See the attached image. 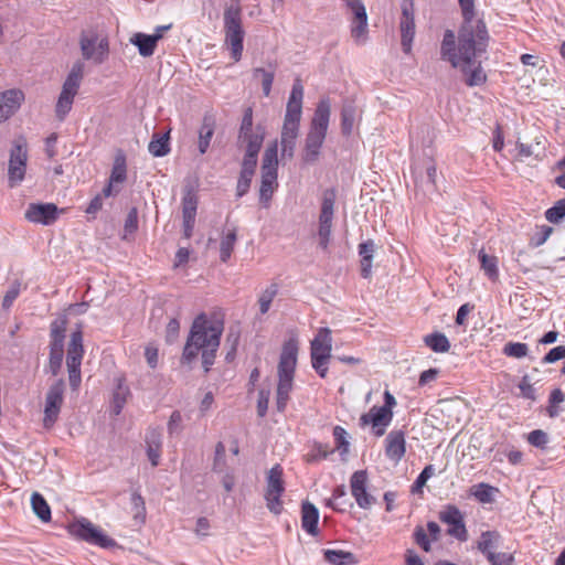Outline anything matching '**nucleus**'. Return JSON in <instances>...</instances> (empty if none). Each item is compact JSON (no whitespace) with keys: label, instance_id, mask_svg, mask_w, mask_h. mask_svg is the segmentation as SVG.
<instances>
[{"label":"nucleus","instance_id":"9b49d317","mask_svg":"<svg viewBox=\"0 0 565 565\" xmlns=\"http://www.w3.org/2000/svg\"><path fill=\"white\" fill-rule=\"evenodd\" d=\"M84 354L83 334L81 330L71 334L67 349L66 365L68 371V381L72 390H77L81 385V364Z\"/></svg>","mask_w":565,"mask_h":565},{"label":"nucleus","instance_id":"ea45409f","mask_svg":"<svg viewBox=\"0 0 565 565\" xmlns=\"http://www.w3.org/2000/svg\"><path fill=\"white\" fill-rule=\"evenodd\" d=\"M198 209L196 195L189 191L182 199V216L183 218L195 220Z\"/></svg>","mask_w":565,"mask_h":565},{"label":"nucleus","instance_id":"2eb2a0df","mask_svg":"<svg viewBox=\"0 0 565 565\" xmlns=\"http://www.w3.org/2000/svg\"><path fill=\"white\" fill-rule=\"evenodd\" d=\"M439 520L448 525L447 534L459 542H466L468 540V531L465 524V518L462 512L452 504L446 505L439 512Z\"/></svg>","mask_w":565,"mask_h":565},{"label":"nucleus","instance_id":"338daca9","mask_svg":"<svg viewBox=\"0 0 565 565\" xmlns=\"http://www.w3.org/2000/svg\"><path fill=\"white\" fill-rule=\"evenodd\" d=\"M145 358L148 365L151 369H156L159 360L158 348L153 344H148L145 349Z\"/></svg>","mask_w":565,"mask_h":565},{"label":"nucleus","instance_id":"7ed1b4c3","mask_svg":"<svg viewBox=\"0 0 565 565\" xmlns=\"http://www.w3.org/2000/svg\"><path fill=\"white\" fill-rule=\"evenodd\" d=\"M303 87L300 79H296L287 103L286 114L280 134L282 159H292L299 136L302 116Z\"/></svg>","mask_w":565,"mask_h":565},{"label":"nucleus","instance_id":"f8f14e48","mask_svg":"<svg viewBox=\"0 0 565 565\" xmlns=\"http://www.w3.org/2000/svg\"><path fill=\"white\" fill-rule=\"evenodd\" d=\"M267 484L265 489V501L267 509L278 515L282 511L281 495L285 492L282 480V468L279 465L274 466L267 473Z\"/></svg>","mask_w":565,"mask_h":565},{"label":"nucleus","instance_id":"39448f33","mask_svg":"<svg viewBox=\"0 0 565 565\" xmlns=\"http://www.w3.org/2000/svg\"><path fill=\"white\" fill-rule=\"evenodd\" d=\"M298 356V341L287 340L281 349L278 363L277 409L284 412L292 390V382Z\"/></svg>","mask_w":565,"mask_h":565},{"label":"nucleus","instance_id":"f704fd0d","mask_svg":"<svg viewBox=\"0 0 565 565\" xmlns=\"http://www.w3.org/2000/svg\"><path fill=\"white\" fill-rule=\"evenodd\" d=\"M31 505L33 512L43 522L51 520V509L45 499L38 492H34L31 497Z\"/></svg>","mask_w":565,"mask_h":565},{"label":"nucleus","instance_id":"a18cd8bd","mask_svg":"<svg viewBox=\"0 0 565 565\" xmlns=\"http://www.w3.org/2000/svg\"><path fill=\"white\" fill-rule=\"evenodd\" d=\"M276 295H277L276 285L269 286L260 294L258 303H259V311L262 315H265L268 312L270 305H271L274 298L276 297Z\"/></svg>","mask_w":565,"mask_h":565},{"label":"nucleus","instance_id":"603ef678","mask_svg":"<svg viewBox=\"0 0 565 565\" xmlns=\"http://www.w3.org/2000/svg\"><path fill=\"white\" fill-rule=\"evenodd\" d=\"M332 232V224H323L319 223L318 227V237H319V246L322 249H327L330 243Z\"/></svg>","mask_w":565,"mask_h":565},{"label":"nucleus","instance_id":"dca6fc26","mask_svg":"<svg viewBox=\"0 0 565 565\" xmlns=\"http://www.w3.org/2000/svg\"><path fill=\"white\" fill-rule=\"evenodd\" d=\"M73 535L102 547H110L115 545V541L105 535L97 526L88 520H81L73 523L70 527Z\"/></svg>","mask_w":565,"mask_h":565},{"label":"nucleus","instance_id":"b1692460","mask_svg":"<svg viewBox=\"0 0 565 565\" xmlns=\"http://www.w3.org/2000/svg\"><path fill=\"white\" fill-rule=\"evenodd\" d=\"M162 39L161 33H154L151 35L145 33H136L131 38V43L138 47L139 54L141 56H151L154 53L157 43Z\"/></svg>","mask_w":565,"mask_h":565},{"label":"nucleus","instance_id":"a878e982","mask_svg":"<svg viewBox=\"0 0 565 565\" xmlns=\"http://www.w3.org/2000/svg\"><path fill=\"white\" fill-rule=\"evenodd\" d=\"M337 201V192L334 189H327L322 193L321 209L319 214V223L332 224L334 216V207Z\"/></svg>","mask_w":565,"mask_h":565},{"label":"nucleus","instance_id":"c03bdc74","mask_svg":"<svg viewBox=\"0 0 565 565\" xmlns=\"http://www.w3.org/2000/svg\"><path fill=\"white\" fill-rule=\"evenodd\" d=\"M548 222L557 224L565 217V198L558 200L552 207L545 212Z\"/></svg>","mask_w":565,"mask_h":565},{"label":"nucleus","instance_id":"ddd939ff","mask_svg":"<svg viewBox=\"0 0 565 565\" xmlns=\"http://www.w3.org/2000/svg\"><path fill=\"white\" fill-rule=\"evenodd\" d=\"M26 142L23 139L17 140L10 151L8 166V181L10 188H14L23 181L26 172Z\"/></svg>","mask_w":565,"mask_h":565},{"label":"nucleus","instance_id":"e433bc0d","mask_svg":"<svg viewBox=\"0 0 565 565\" xmlns=\"http://www.w3.org/2000/svg\"><path fill=\"white\" fill-rule=\"evenodd\" d=\"M126 157L120 152L115 157L109 180L114 183H122L126 180Z\"/></svg>","mask_w":565,"mask_h":565},{"label":"nucleus","instance_id":"680f3d73","mask_svg":"<svg viewBox=\"0 0 565 565\" xmlns=\"http://www.w3.org/2000/svg\"><path fill=\"white\" fill-rule=\"evenodd\" d=\"M561 359H565V347L558 345L550 350V352L543 358L544 364L554 363Z\"/></svg>","mask_w":565,"mask_h":565},{"label":"nucleus","instance_id":"0e129e2a","mask_svg":"<svg viewBox=\"0 0 565 565\" xmlns=\"http://www.w3.org/2000/svg\"><path fill=\"white\" fill-rule=\"evenodd\" d=\"M415 542L425 551H430V542L425 530L420 526H417L414 532Z\"/></svg>","mask_w":565,"mask_h":565},{"label":"nucleus","instance_id":"c756f323","mask_svg":"<svg viewBox=\"0 0 565 565\" xmlns=\"http://www.w3.org/2000/svg\"><path fill=\"white\" fill-rule=\"evenodd\" d=\"M214 135V121L210 117H204L202 126L199 131V151L201 154H204L209 147L211 139Z\"/></svg>","mask_w":565,"mask_h":565},{"label":"nucleus","instance_id":"6e6d98bb","mask_svg":"<svg viewBox=\"0 0 565 565\" xmlns=\"http://www.w3.org/2000/svg\"><path fill=\"white\" fill-rule=\"evenodd\" d=\"M146 445L147 447L161 448L162 447V434L157 428H150L146 433Z\"/></svg>","mask_w":565,"mask_h":565},{"label":"nucleus","instance_id":"0eeeda50","mask_svg":"<svg viewBox=\"0 0 565 565\" xmlns=\"http://www.w3.org/2000/svg\"><path fill=\"white\" fill-rule=\"evenodd\" d=\"M83 74L84 63L81 61L75 62L63 84L62 92L55 106L56 117L60 120H63L71 111L74 97L76 96L83 79Z\"/></svg>","mask_w":565,"mask_h":565},{"label":"nucleus","instance_id":"f3484780","mask_svg":"<svg viewBox=\"0 0 565 565\" xmlns=\"http://www.w3.org/2000/svg\"><path fill=\"white\" fill-rule=\"evenodd\" d=\"M81 51L84 58L100 64L108 54V42L105 39L99 40L96 34L83 33L81 38Z\"/></svg>","mask_w":565,"mask_h":565},{"label":"nucleus","instance_id":"3c124183","mask_svg":"<svg viewBox=\"0 0 565 565\" xmlns=\"http://www.w3.org/2000/svg\"><path fill=\"white\" fill-rule=\"evenodd\" d=\"M332 452L333 449H331L329 446L319 444L316 445L312 452L308 455L307 460L309 462L319 461L326 459Z\"/></svg>","mask_w":565,"mask_h":565},{"label":"nucleus","instance_id":"79ce46f5","mask_svg":"<svg viewBox=\"0 0 565 565\" xmlns=\"http://www.w3.org/2000/svg\"><path fill=\"white\" fill-rule=\"evenodd\" d=\"M254 77L262 76V87L265 96H269L271 90V85L275 77V68L270 67L269 70L257 67L253 72Z\"/></svg>","mask_w":565,"mask_h":565},{"label":"nucleus","instance_id":"5701e85b","mask_svg":"<svg viewBox=\"0 0 565 565\" xmlns=\"http://www.w3.org/2000/svg\"><path fill=\"white\" fill-rule=\"evenodd\" d=\"M406 452V440L403 430H391L385 438L386 457L398 463Z\"/></svg>","mask_w":565,"mask_h":565},{"label":"nucleus","instance_id":"4be33fe9","mask_svg":"<svg viewBox=\"0 0 565 565\" xmlns=\"http://www.w3.org/2000/svg\"><path fill=\"white\" fill-rule=\"evenodd\" d=\"M24 93L13 88L0 93V122L9 119L20 108Z\"/></svg>","mask_w":565,"mask_h":565},{"label":"nucleus","instance_id":"423d86ee","mask_svg":"<svg viewBox=\"0 0 565 565\" xmlns=\"http://www.w3.org/2000/svg\"><path fill=\"white\" fill-rule=\"evenodd\" d=\"M225 43L231 50V56L238 62L243 53L244 29L242 25V6L239 0H230L224 9Z\"/></svg>","mask_w":565,"mask_h":565},{"label":"nucleus","instance_id":"7c9ffc66","mask_svg":"<svg viewBox=\"0 0 565 565\" xmlns=\"http://www.w3.org/2000/svg\"><path fill=\"white\" fill-rule=\"evenodd\" d=\"M323 556L332 565H353L356 563L355 556L351 552L342 550H324Z\"/></svg>","mask_w":565,"mask_h":565},{"label":"nucleus","instance_id":"09e8293b","mask_svg":"<svg viewBox=\"0 0 565 565\" xmlns=\"http://www.w3.org/2000/svg\"><path fill=\"white\" fill-rule=\"evenodd\" d=\"M435 473V468L431 465L426 466L423 471L419 473L417 479L412 486V492L418 493L422 491L423 487L426 484L428 479L433 477Z\"/></svg>","mask_w":565,"mask_h":565},{"label":"nucleus","instance_id":"473e14b6","mask_svg":"<svg viewBox=\"0 0 565 565\" xmlns=\"http://www.w3.org/2000/svg\"><path fill=\"white\" fill-rule=\"evenodd\" d=\"M499 540V534L494 531L482 532L478 541V550L489 558V555L495 554L493 550Z\"/></svg>","mask_w":565,"mask_h":565},{"label":"nucleus","instance_id":"8fccbe9b","mask_svg":"<svg viewBox=\"0 0 565 565\" xmlns=\"http://www.w3.org/2000/svg\"><path fill=\"white\" fill-rule=\"evenodd\" d=\"M137 228H138V210L136 207H132L129 210L127 217L125 220L124 238H127V236L129 234H134L137 231Z\"/></svg>","mask_w":565,"mask_h":565},{"label":"nucleus","instance_id":"20e7f679","mask_svg":"<svg viewBox=\"0 0 565 565\" xmlns=\"http://www.w3.org/2000/svg\"><path fill=\"white\" fill-rule=\"evenodd\" d=\"M331 115L329 99H321L315 110L309 131L305 139L302 160L306 163H315L320 157V150L324 142Z\"/></svg>","mask_w":565,"mask_h":565},{"label":"nucleus","instance_id":"4468645a","mask_svg":"<svg viewBox=\"0 0 565 565\" xmlns=\"http://www.w3.org/2000/svg\"><path fill=\"white\" fill-rule=\"evenodd\" d=\"M65 384L63 380L52 384L45 396L43 425L51 428L58 418L61 407L64 401Z\"/></svg>","mask_w":565,"mask_h":565},{"label":"nucleus","instance_id":"6e6552de","mask_svg":"<svg viewBox=\"0 0 565 565\" xmlns=\"http://www.w3.org/2000/svg\"><path fill=\"white\" fill-rule=\"evenodd\" d=\"M278 170V142L275 140L267 146L262 162V183L259 189L260 201H269L277 182Z\"/></svg>","mask_w":565,"mask_h":565},{"label":"nucleus","instance_id":"e2e57ef3","mask_svg":"<svg viewBox=\"0 0 565 565\" xmlns=\"http://www.w3.org/2000/svg\"><path fill=\"white\" fill-rule=\"evenodd\" d=\"M182 429V416L181 413L174 411L168 422V431L170 435L179 434Z\"/></svg>","mask_w":565,"mask_h":565},{"label":"nucleus","instance_id":"58836bf2","mask_svg":"<svg viewBox=\"0 0 565 565\" xmlns=\"http://www.w3.org/2000/svg\"><path fill=\"white\" fill-rule=\"evenodd\" d=\"M66 328V320H54L51 323V347L63 349L64 332Z\"/></svg>","mask_w":565,"mask_h":565},{"label":"nucleus","instance_id":"13d9d810","mask_svg":"<svg viewBox=\"0 0 565 565\" xmlns=\"http://www.w3.org/2000/svg\"><path fill=\"white\" fill-rule=\"evenodd\" d=\"M333 436L337 441V448L341 449L343 454L349 450V441L347 440V431L341 426L333 428Z\"/></svg>","mask_w":565,"mask_h":565},{"label":"nucleus","instance_id":"412c9836","mask_svg":"<svg viewBox=\"0 0 565 565\" xmlns=\"http://www.w3.org/2000/svg\"><path fill=\"white\" fill-rule=\"evenodd\" d=\"M366 484L367 473L365 470H358L352 475L350 479L351 493L356 504L365 510L370 509L375 502V498L366 491Z\"/></svg>","mask_w":565,"mask_h":565},{"label":"nucleus","instance_id":"c9c22d12","mask_svg":"<svg viewBox=\"0 0 565 565\" xmlns=\"http://www.w3.org/2000/svg\"><path fill=\"white\" fill-rule=\"evenodd\" d=\"M149 152L154 157H163L169 153L170 147H169V132L160 136V135H153L151 141L148 146Z\"/></svg>","mask_w":565,"mask_h":565},{"label":"nucleus","instance_id":"f03ea898","mask_svg":"<svg viewBox=\"0 0 565 565\" xmlns=\"http://www.w3.org/2000/svg\"><path fill=\"white\" fill-rule=\"evenodd\" d=\"M223 330L224 323L221 319H210L205 313L199 315L191 326L182 353V362L192 363L201 352L202 365L204 371L209 372L214 364Z\"/></svg>","mask_w":565,"mask_h":565},{"label":"nucleus","instance_id":"052dcab7","mask_svg":"<svg viewBox=\"0 0 565 565\" xmlns=\"http://www.w3.org/2000/svg\"><path fill=\"white\" fill-rule=\"evenodd\" d=\"M527 441L532 446L544 448L548 441L547 434L540 429L533 430L529 434Z\"/></svg>","mask_w":565,"mask_h":565},{"label":"nucleus","instance_id":"5fc2aeb1","mask_svg":"<svg viewBox=\"0 0 565 565\" xmlns=\"http://www.w3.org/2000/svg\"><path fill=\"white\" fill-rule=\"evenodd\" d=\"M127 390L122 388L121 385L118 386L117 391L114 393L113 398V411L115 415H119L125 403H126Z\"/></svg>","mask_w":565,"mask_h":565},{"label":"nucleus","instance_id":"72a5a7b5","mask_svg":"<svg viewBox=\"0 0 565 565\" xmlns=\"http://www.w3.org/2000/svg\"><path fill=\"white\" fill-rule=\"evenodd\" d=\"M478 258L484 274L491 279L495 280L499 276L498 259L495 256L488 255L484 249L479 250Z\"/></svg>","mask_w":565,"mask_h":565},{"label":"nucleus","instance_id":"9d476101","mask_svg":"<svg viewBox=\"0 0 565 565\" xmlns=\"http://www.w3.org/2000/svg\"><path fill=\"white\" fill-rule=\"evenodd\" d=\"M350 13V33L358 45L365 44L369 39L366 8L362 0H342Z\"/></svg>","mask_w":565,"mask_h":565},{"label":"nucleus","instance_id":"4d7b16f0","mask_svg":"<svg viewBox=\"0 0 565 565\" xmlns=\"http://www.w3.org/2000/svg\"><path fill=\"white\" fill-rule=\"evenodd\" d=\"M257 158H258V153L246 151L245 156L243 158L241 171L254 174L256 166H257Z\"/></svg>","mask_w":565,"mask_h":565},{"label":"nucleus","instance_id":"4c0bfd02","mask_svg":"<svg viewBox=\"0 0 565 565\" xmlns=\"http://www.w3.org/2000/svg\"><path fill=\"white\" fill-rule=\"evenodd\" d=\"M236 243V231L230 230L221 239L220 244V258L222 262L226 263L234 249Z\"/></svg>","mask_w":565,"mask_h":565},{"label":"nucleus","instance_id":"6ab92c4d","mask_svg":"<svg viewBox=\"0 0 565 565\" xmlns=\"http://www.w3.org/2000/svg\"><path fill=\"white\" fill-rule=\"evenodd\" d=\"M62 212L54 203H31L25 211V218L32 223L51 225Z\"/></svg>","mask_w":565,"mask_h":565},{"label":"nucleus","instance_id":"a211bd4d","mask_svg":"<svg viewBox=\"0 0 565 565\" xmlns=\"http://www.w3.org/2000/svg\"><path fill=\"white\" fill-rule=\"evenodd\" d=\"M399 29L402 49L406 54H409L415 36L414 8L412 0L402 1V18L399 22Z\"/></svg>","mask_w":565,"mask_h":565},{"label":"nucleus","instance_id":"c85d7f7f","mask_svg":"<svg viewBox=\"0 0 565 565\" xmlns=\"http://www.w3.org/2000/svg\"><path fill=\"white\" fill-rule=\"evenodd\" d=\"M264 137V129L262 127H257L253 132H247L246 135H238V140L246 143L247 152L258 153L263 146Z\"/></svg>","mask_w":565,"mask_h":565},{"label":"nucleus","instance_id":"69168bd1","mask_svg":"<svg viewBox=\"0 0 565 565\" xmlns=\"http://www.w3.org/2000/svg\"><path fill=\"white\" fill-rule=\"evenodd\" d=\"M488 561L491 565H513V556L508 553L491 554Z\"/></svg>","mask_w":565,"mask_h":565},{"label":"nucleus","instance_id":"2f4dec72","mask_svg":"<svg viewBox=\"0 0 565 565\" xmlns=\"http://www.w3.org/2000/svg\"><path fill=\"white\" fill-rule=\"evenodd\" d=\"M424 343L436 353H446L450 349L449 340L441 332H434L425 335Z\"/></svg>","mask_w":565,"mask_h":565},{"label":"nucleus","instance_id":"774afa93","mask_svg":"<svg viewBox=\"0 0 565 565\" xmlns=\"http://www.w3.org/2000/svg\"><path fill=\"white\" fill-rule=\"evenodd\" d=\"M131 504L134 509L136 510L135 518L141 516L145 518L146 507H145V500L138 492H134L131 494Z\"/></svg>","mask_w":565,"mask_h":565},{"label":"nucleus","instance_id":"f257e3e1","mask_svg":"<svg viewBox=\"0 0 565 565\" xmlns=\"http://www.w3.org/2000/svg\"><path fill=\"white\" fill-rule=\"evenodd\" d=\"M462 24L458 39L452 30H446L440 44V57L455 68H460L468 86H479L487 79L477 57L484 53L489 42L487 25L476 17L475 0H458Z\"/></svg>","mask_w":565,"mask_h":565},{"label":"nucleus","instance_id":"cd10ccee","mask_svg":"<svg viewBox=\"0 0 565 565\" xmlns=\"http://www.w3.org/2000/svg\"><path fill=\"white\" fill-rule=\"evenodd\" d=\"M375 252V244L372 239L359 245V255L361 256V275L363 278H370L372 274V260Z\"/></svg>","mask_w":565,"mask_h":565},{"label":"nucleus","instance_id":"a19ab883","mask_svg":"<svg viewBox=\"0 0 565 565\" xmlns=\"http://www.w3.org/2000/svg\"><path fill=\"white\" fill-rule=\"evenodd\" d=\"M355 107L352 104L344 105L341 111V127L344 135H350L355 121Z\"/></svg>","mask_w":565,"mask_h":565},{"label":"nucleus","instance_id":"bb28decb","mask_svg":"<svg viewBox=\"0 0 565 565\" xmlns=\"http://www.w3.org/2000/svg\"><path fill=\"white\" fill-rule=\"evenodd\" d=\"M318 521H319V511L318 509L310 502H303L301 505V526L302 529L311 534L316 535L318 533Z\"/></svg>","mask_w":565,"mask_h":565},{"label":"nucleus","instance_id":"bf43d9fd","mask_svg":"<svg viewBox=\"0 0 565 565\" xmlns=\"http://www.w3.org/2000/svg\"><path fill=\"white\" fill-rule=\"evenodd\" d=\"M62 359H63V349H57L55 347H51L50 367L54 375L57 374V372L62 365Z\"/></svg>","mask_w":565,"mask_h":565},{"label":"nucleus","instance_id":"de8ad7c7","mask_svg":"<svg viewBox=\"0 0 565 565\" xmlns=\"http://www.w3.org/2000/svg\"><path fill=\"white\" fill-rule=\"evenodd\" d=\"M20 292L21 282L19 280H14L2 299V309L9 310L12 307L14 300L19 297Z\"/></svg>","mask_w":565,"mask_h":565},{"label":"nucleus","instance_id":"37998d69","mask_svg":"<svg viewBox=\"0 0 565 565\" xmlns=\"http://www.w3.org/2000/svg\"><path fill=\"white\" fill-rule=\"evenodd\" d=\"M503 354L514 359L525 358L529 353V347L526 343L521 342H508L502 350Z\"/></svg>","mask_w":565,"mask_h":565},{"label":"nucleus","instance_id":"49530a36","mask_svg":"<svg viewBox=\"0 0 565 565\" xmlns=\"http://www.w3.org/2000/svg\"><path fill=\"white\" fill-rule=\"evenodd\" d=\"M494 488L487 483H479L473 486L471 494L476 497L480 502L488 503L492 501V493Z\"/></svg>","mask_w":565,"mask_h":565},{"label":"nucleus","instance_id":"1a4fd4ad","mask_svg":"<svg viewBox=\"0 0 565 565\" xmlns=\"http://www.w3.org/2000/svg\"><path fill=\"white\" fill-rule=\"evenodd\" d=\"M331 351V330L329 328H320L315 339L311 341L310 355L312 367L321 377L327 376Z\"/></svg>","mask_w":565,"mask_h":565},{"label":"nucleus","instance_id":"aec40b11","mask_svg":"<svg viewBox=\"0 0 565 565\" xmlns=\"http://www.w3.org/2000/svg\"><path fill=\"white\" fill-rule=\"evenodd\" d=\"M393 419V411H387L380 406H373L360 418L361 426L371 425L376 437L385 434L386 427Z\"/></svg>","mask_w":565,"mask_h":565},{"label":"nucleus","instance_id":"864d4df0","mask_svg":"<svg viewBox=\"0 0 565 565\" xmlns=\"http://www.w3.org/2000/svg\"><path fill=\"white\" fill-rule=\"evenodd\" d=\"M253 175L254 174L241 171L239 178L237 181V186H236V195L238 198H242L243 195H245L248 192Z\"/></svg>","mask_w":565,"mask_h":565},{"label":"nucleus","instance_id":"393cba45","mask_svg":"<svg viewBox=\"0 0 565 565\" xmlns=\"http://www.w3.org/2000/svg\"><path fill=\"white\" fill-rule=\"evenodd\" d=\"M413 175L416 184H427L431 188L435 186L436 166L431 159H427L424 166L415 163L413 167Z\"/></svg>","mask_w":565,"mask_h":565}]
</instances>
